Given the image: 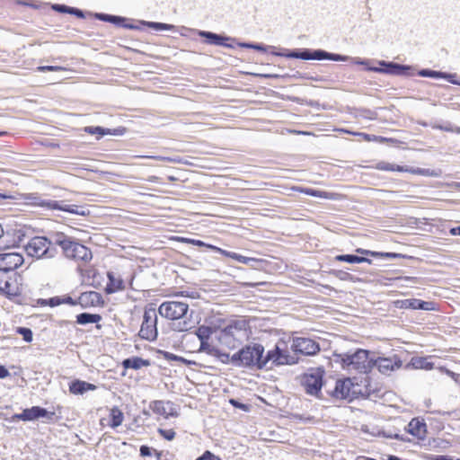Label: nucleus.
Here are the masks:
<instances>
[{
    "label": "nucleus",
    "mask_w": 460,
    "mask_h": 460,
    "mask_svg": "<svg viewBox=\"0 0 460 460\" xmlns=\"http://www.w3.org/2000/svg\"><path fill=\"white\" fill-rule=\"evenodd\" d=\"M234 367L250 370L266 368L265 349L261 343L246 344L234 353Z\"/></svg>",
    "instance_id": "obj_1"
},
{
    "label": "nucleus",
    "mask_w": 460,
    "mask_h": 460,
    "mask_svg": "<svg viewBox=\"0 0 460 460\" xmlns=\"http://www.w3.org/2000/svg\"><path fill=\"white\" fill-rule=\"evenodd\" d=\"M371 355L367 349H357L354 352L334 353L333 356L343 370L367 374L371 371Z\"/></svg>",
    "instance_id": "obj_2"
},
{
    "label": "nucleus",
    "mask_w": 460,
    "mask_h": 460,
    "mask_svg": "<svg viewBox=\"0 0 460 460\" xmlns=\"http://www.w3.org/2000/svg\"><path fill=\"white\" fill-rule=\"evenodd\" d=\"M54 243L62 249L66 258L77 262H88L93 258L88 247L63 233H57L54 235Z\"/></svg>",
    "instance_id": "obj_3"
},
{
    "label": "nucleus",
    "mask_w": 460,
    "mask_h": 460,
    "mask_svg": "<svg viewBox=\"0 0 460 460\" xmlns=\"http://www.w3.org/2000/svg\"><path fill=\"white\" fill-rule=\"evenodd\" d=\"M51 9L59 13H68L71 15H75L79 19H84L86 17V14H88L90 16L94 17L98 21L109 22L119 28H124L125 22L130 21L128 18L123 16L109 14L105 13H85L82 9L68 6L64 4H51Z\"/></svg>",
    "instance_id": "obj_4"
},
{
    "label": "nucleus",
    "mask_w": 460,
    "mask_h": 460,
    "mask_svg": "<svg viewBox=\"0 0 460 460\" xmlns=\"http://www.w3.org/2000/svg\"><path fill=\"white\" fill-rule=\"evenodd\" d=\"M56 245L54 236L52 240L45 236H35L24 245V249L30 257L37 259L53 258L58 252Z\"/></svg>",
    "instance_id": "obj_5"
},
{
    "label": "nucleus",
    "mask_w": 460,
    "mask_h": 460,
    "mask_svg": "<svg viewBox=\"0 0 460 460\" xmlns=\"http://www.w3.org/2000/svg\"><path fill=\"white\" fill-rule=\"evenodd\" d=\"M323 367H311L301 376L300 383L307 394L318 397L323 385Z\"/></svg>",
    "instance_id": "obj_6"
},
{
    "label": "nucleus",
    "mask_w": 460,
    "mask_h": 460,
    "mask_svg": "<svg viewBox=\"0 0 460 460\" xmlns=\"http://www.w3.org/2000/svg\"><path fill=\"white\" fill-rule=\"evenodd\" d=\"M265 361L266 368L272 369L274 367L297 364L299 358L290 354L286 348H281L280 344L277 343L273 349L265 353Z\"/></svg>",
    "instance_id": "obj_7"
},
{
    "label": "nucleus",
    "mask_w": 460,
    "mask_h": 460,
    "mask_svg": "<svg viewBox=\"0 0 460 460\" xmlns=\"http://www.w3.org/2000/svg\"><path fill=\"white\" fill-rule=\"evenodd\" d=\"M374 62H376L378 66H367V71L397 76H411L414 75L415 69L410 65L386 60H374Z\"/></svg>",
    "instance_id": "obj_8"
},
{
    "label": "nucleus",
    "mask_w": 460,
    "mask_h": 460,
    "mask_svg": "<svg viewBox=\"0 0 460 460\" xmlns=\"http://www.w3.org/2000/svg\"><path fill=\"white\" fill-rule=\"evenodd\" d=\"M141 339L146 341H155L158 335L157 330V313L155 308H146L143 315V322L138 332Z\"/></svg>",
    "instance_id": "obj_9"
},
{
    "label": "nucleus",
    "mask_w": 460,
    "mask_h": 460,
    "mask_svg": "<svg viewBox=\"0 0 460 460\" xmlns=\"http://www.w3.org/2000/svg\"><path fill=\"white\" fill-rule=\"evenodd\" d=\"M189 311V305L180 301H165L158 308L162 317L170 320H180L185 317Z\"/></svg>",
    "instance_id": "obj_10"
},
{
    "label": "nucleus",
    "mask_w": 460,
    "mask_h": 460,
    "mask_svg": "<svg viewBox=\"0 0 460 460\" xmlns=\"http://www.w3.org/2000/svg\"><path fill=\"white\" fill-rule=\"evenodd\" d=\"M197 35L204 40V42L211 46L225 47L226 49H234L236 38L227 36L226 34H219L209 31H197Z\"/></svg>",
    "instance_id": "obj_11"
},
{
    "label": "nucleus",
    "mask_w": 460,
    "mask_h": 460,
    "mask_svg": "<svg viewBox=\"0 0 460 460\" xmlns=\"http://www.w3.org/2000/svg\"><path fill=\"white\" fill-rule=\"evenodd\" d=\"M291 350L293 355L301 354L304 356H314L317 354L321 348L320 344L314 340L307 337H296L292 340Z\"/></svg>",
    "instance_id": "obj_12"
},
{
    "label": "nucleus",
    "mask_w": 460,
    "mask_h": 460,
    "mask_svg": "<svg viewBox=\"0 0 460 460\" xmlns=\"http://www.w3.org/2000/svg\"><path fill=\"white\" fill-rule=\"evenodd\" d=\"M248 323L244 319H237L231 321L221 332V339H233L238 342L246 335Z\"/></svg>",
    "instance_id": "obj_13"
},
{
    "label": "nucleus",
    "mask_w": 460,
    "mask_h": 460,
    "mask_svg": "<svg viewBox=\"0 0 460 460\" xmlns=\"http://www.w3.org/2000/svg\"><path fill=\"white\" fill-rule=\"evenodd\" d=\"M371 369L376 367L384 375H389L395 369L402 367V360L396 355L393 357H376L375 353L371 355Z\"/></svg>",
    "instance_id": "obj_14"
},
{
    "label": "nucleus",
    "mask_w": 460,
    "mask_h": 460,
    "mask_svg": "<svg viewBox=\"0 0 460 460\" xmlns=\"http://www.w3.org/2000/svg\"><path fill=\"white\" fill-rule=\"evenodd\" d=\"M24 261L22 255L16 252L0 253V271L15 275L14 270Z\"/></svg>",
    "instance_id": "obj_15"
},
{
    "label": "nucleus",
    "mask_w": 460,
    "mask_h": 460,
    "mask_svg": "<svg viewBox=\"0 0 460 460\" xmlns=\"http://www.w3.org/2000/svg\"><path fill=\"white\" fill-rule=\"evenodd\" d=\"M349 56L328 52L322 49H307L306 60H332L336 62H345L349 61Z\"/></svg>",
    "instance_id": "obj_16"
},
{
    "label": "nucleus",
    "mask_w": 460,
    "mask_h": 460,
    "mask_svg": "<svg viewBox=\"0 0 460 460\" xmlns=\"http://www.w3.org/2000/svg\"><path fill=\"white\" fill-rule=\"evenodd\" d=\"M174 404L171 401L164 402V401H153L149 404V408L158 415L164 416L165 419L170 417H178L179 412L173 407Z\"/></svg>",
    "instance_id": "obj_17"
},
{
    "label": "nucleus",
    "mask_w": 460,
    "mask_h": 460,
    "mask_svg": "<svg viewBox=\"0 0 460 460\" xmlns=\"http://www.w3.org/2000/svg\"><path fill=\"white\" fill-rule=\"evenodd\" d=\"M23 411L25 421H35L40 419H46L48 421H52L56 415L54 411H49L41 406H32L31 408H25Z\"/></svg>",
    "instance_id": "obj_18"
},
{
    "label": "nucleus",
    "mask_w": 460,
    "mask_h": 460,
    "mask_svg": "<svg viewBox=\"0 0 460 460\" xmlns=\"http://www.w3.org/2000/svg\"><path fill=\"white\" fill-rule=\"evenodd\" d=\"M399 307L403 309L430 311L434 309L433 302L424 301L418 298H409L398 301Z\"/></svg>",
    "instance_id": "obj_19"
},
{
    "label": "nucleus",
    "mask_w": 460,
    "mask_h": 460,
    "mask_svg": "<svg viewBox=\"0 0 460 460\" xmlns=\"http://www.w3.org/2000/svg\"><path fill=\"white\" fill-rule=\"evenodd\" d=\"M82 308H88L91 306H96L103 304L102 296L96 291L83 292L78 301Z\"/></svg>",
    "instance_id": "obj_20"
},
{
    "label": "nucleus",
    "mask_w": 460,
    "mask_h": 460,
    "mask_svg": "<svg viewBox=\"0 0 460 460\" xmlns=\"http://www.w3.org/2000/svg\"><path fill=\"white\" fill-rule=\"evenodd\" d=\"M405 429L409 434L412 435L413 437H416L420 439H423L427 433V425L424 420L413 418L409 422Z\"/></svg>",
    "instance_id": "obj_21"
},
{
    "label": "nucleus",
    "mask_w": 460,
    "mask_h": 460,
    "mask_svg": "<svg viewBox=\"0 0 460 460\" xmlns=\"http://www.w3.org/2000/svg\"><path fill=\"white\" fill-rule=\"evenodd\" d=\"M351 385L349 378L339 379L336 381L334 390L331 393V395L336 399H347L349 396Z\"/></svg>",
    "instance_id": "obj_22"
},
{
    "label": "nucleus",
    "mask_w": 460,
    "mask_h": 460,
    "mask_svg": "<svg viewBox=\"0 0 460 460\" xmlns=\"http://www.w3.org/2000/svg\"><path fill=\"white\" fill-rule=\"evenodd\" d=\"M356 252L366 255V256H371L376 259H381V260H393V259H399V258H412L408 257L404 254L398 253V252H376V251H370L363 248H358L356 249Z\"/></svg>",
    "instance_id": "obj_23"
},
{
    "label": "nucleus",
    "mask_w": 460,
    "mask_h": 460,
    "mask_svg": "<svg viewBox=\"0 0 460 460\" xmlns=\"http://www.w3.org/2000/svg\"><path fill=\"white\" fill-rule=\"evenodd\" d=\"M96 388L95 385L80 379H75L69 383V392L75 395H82L88 391H94Z\"/></svg>",
    "instance_id": "obj_24"
},
{
    "label": "nucleus",
    "mask_w": 460,
    "mask_h": 460,
    "mask_svg": "<svg viewBox=\"0 0 460 460\" xmlns=\"http://www.w3.org/2000/svg\"><path fill=\"white\" fill-rule=\"evenodd\" d=\"M134 31H142L145 27L155 31H175L176 27L173 24L164 23L159 22H148L144 20L137 21Z\"/></svg>",
    "instance_id": "obj_25"
},
{
    "label": "nucleus",
    "mask_w": 460,
    "mask_h": 460,
    "mask_svg": "<svg viewBox=\"0 0 460 460\" xmlns=\"http://www.w3.org/2000/svg\"><path fill=\"white\" fill-rule=\"evenodd\" d=\"M84 130L90 135H98L97 139H100L106 135H122L125 128L110 129L101 126H87Z\"/></svg>",
    "instance_id": "obj_26"
},
{
    "label": "nucleus",
    "mask_w": 460,
    "mask_h": 460,
    "mask_svg": "<svg viewBox=\"0 0 460 460\" xmlns=\"http://www.w3.org/2000/svg\"><path fill=\"white\" fill-rule=\"evenodd\" d=\"M271 54L277 57H284L287 58L306 60L307 48L293 49H282L281 51H271Z\"/></svg>",
    "instance_id": "obj_27"
},
{
    "label": "nucleus",
    "mask_w": 460,
    "mask_h": 460,
    "mask_svg": "<svg viewBox=\"0 0 460 460\" xmlns=\"http://www.w3.org/2000/svg\"><path fill=\"white\" fill-rule=\"evenodd\" d=\"M26 199L30 204L39 206L46 209L54 210V208H58V200L42 199L37 194H30Z\"/></svg>",
    "instance_id": "obj_28"
},
{
    "label": "nucleus",
    "mask_w": 460,
    "mask_h": 460,
    "mask_svg": "<svg viewBox=\"0 0 460 460\" xmlns=\"http://www.w3.org/2000/svg\"><path fill=\"white\" fill-rule=\"evenodd\" d=\"M10 274L9 272L2 271L0 274V293L5 296H13L16 294Z\"/></svg>",
    "instance_id": "obj_29"
},
{
    "label": "nucleus",
    "mask_w": 460,
    "mask_h": 460,
    "mask_svg": "<svg viewBox=\"0 0 460 460\" xmlns=\"http://www.w3.org/2000/svg\"><path fill=\"white\" fill-rule=\"evenodd\" d=\"M151 365V362L149 359H145L140 357H130L128 358H125L122 361V366L126 369H140L144 367H149Z\"/></svg>",
    "instance_id": "obj_30"
},
{
    "label": "nucleus",
    "mask_w": 460,
    "mask_h": 460,
    "mask_svg": "<svg viewBox=\"0 0 460 460\" xmlns=\"http://www.w3.org/2000/svg\"><path fill=\"white\" fill-rule=\"evenodd\" d=\"M108 283L105 288L107 294H112L124 289V282L119 277H116L113 272H108Z\"/></svg>",
    "instance_id": "obj_31"
},
{
    "label": "nucleus",
    "mask_w": 460,
    "mask_h": 460,
    "mask_svg": "<svg viewBox=\"0 0 460 460\" xmlns=\"http://www.w3.org/2000/svg\"><path fill=\"white\" fill-rule=\"evenodd\" d=\"M58 208H54V210H60L79 216H87L90 214L89 209L83 207H78L77 205H66L63 200H58Z\"/></svg>",
    "instance_id": "obj_32"
},
{
    "label": "nucleus",
    "mask_w": 460,
    "mask_h": 460,
    "mask_svg": "<svg viewBox=\"0 0 460 460\" xmlns=\"http://www.w3.org/2000/svg\"><path fill=\"white\" fill-rule=\"evenodd\" d=\"M102 320V315L99 314H92V313H81L76 315V323L80 325H85L88 323H96V327L98 329L101 328V325L98 324Z\"/></svg>",
    "instance_id": "obj_33"
},
{
    "label": "nucleus",
    "mask_w": 460,
    "mask_h": 460,
    "mask_svg": "<svg viewBox=\"0 0 460 460\" xmlns=\"http://www.w3.org/2000/svg\"><path fill=\"white\" fill-rule=\"evenodd\" d=\"M334 260L337 261L347 262L350 264L356 263H368L371 264L372 261L366 256H358L357 254H339L334 257Z\"/></svg>",
    "instance_id": "obj_34"
},
{
    "label": "nucleus",
    "mask_w": 460,
    "mask_h": 460,
    "mask_svg": "<svg viewBox=\"0 0 460 460\" xmlns=\"http://www.w3.org/2000/svg\"><path fill=\"white\" fill-rule=\"evenodd\" d=\"M12 234L7 231L6 233L4 231L2 225L0 224V249H7L15 246L19 242H21V234L18 232L17 237L18 240H13V242L10 240Z\"/></svg>",
    "instance_id": "obj_35"
},
{
    "label": "nucleus",
    "mask_w": 460,
    "mask_h": 460,
    "mask_svg": "<svg viewBox=\"0 0 460 460\" xmlns=\"http://www.w3.org/2000/svg\"><path fill=\"white\" fill-rule=\"evenodd\" d=\"M124 420V414L117 406H114L110 411V427L116 429L120 426Z\"/></svg>",
    "instance_id": "obj_36"
},
{
    "label": "nucleus",
    "mask_w": 460,
    "mask_h": 460,
    "mask_svg": "<svg viewBox=\"0 0 460 460\" xmlns=\"http://www.w3.org/2000/svg\"><path fill=\"white\" fill-rule=\"evenodd\" d=\"M236 46L243 49H251L257 51L267 52L269 49H272V51H276V48L274 46H268L262 43L257 42H245V41H237Z\"/></svg>",
    "instance_id": "obj_37"
},
{
    "label": "nucleus",
    "mask_w": 460,
    "mask_h": 460,
    "mask_svg": "<svg viewBox=\"0 0 460 460\" xmlns=\"http://www.w3.org/2000/svg\"><path fill=\"white\" fill-rule=\"evenodd\" d=\"M295 190L306 194L311 197L323 198V199H332V193L323 191L311 188H304V187H296Z\"/></svg>",
    "instance_id": "obj_38"
},
{
    "label": "nucleus",
    "mask_w": 460,
    "mask_h": 460,
    "mask_svg": "<svg viewBox=\"0 0 460 460\" xmlns=\"http://www.w3.org/2000/svg\"><path fill=\"white\" fill-rule=\"evenodd\" d=\"M218 253L223 254L226 257L232 258V259L237 261L238 262H241V263L246 264V265L251 264L252 262H255V258L246 257L242 254L233 252H228V251H226L223 249H218Z\"/></svg>",
    "instance_id": "obj_39"
},
{
    "label": "nucleus",
    "mask_w": 460,
    "mask_h": 460,
    "mask_svg": "<svg viewBox=\"0 0 460 460\" xmlns=\"http://www.w3.org/2000/svg\"><path fill=\"white\" fill-rule=\"evenodd\" d=\"M411 364L415 368L419 369L430 370L434 367V363L423 357L412 358Z\"/></svg>",
    "instance_id": "obj_40"
},
{
    "label": "nucleus",
    "mask_w": 460,
    "mask_h": 460,
    "mask_svg": "<svg viewBox=\"0 0 460 460\" xmlns=\"http://www.w3.org/2000/svg\"><path fill=\"white\" fill-rule=\"evenodd\" d=\"M213 332V328L208 325H200L195 331V334L199 341H209Z\"/></svg>",
    "instance_id": "obj_41"
},
{
    "label": "nucleus",
    "mask_w": 460,
    "mask_h": 460,
    "mask_svg": "<svg viewBox=\"0 0 460 460\" xmlns=\"http://www.w3.org/2000/svg\"><path fill=\"white\" fill-rule=\"evenodd\" d=\"M376 168L385 172H401L407 171V166L393 164L386 162H380L377 164Z\"/></svg>",
    "instance_id": "obj_42"
},
{
    "label": "nucleus",
    "mask_w": 460,
    "mask_h": 460,
    "mask_svg": "<svg viewBox=\"0 0 460 460\" xmlns=\"http://www.w3.org/2000/svg\"><path fill=\"white\" fill-rule=\"evenodd\" d=\"M418 75L421 77H429V78H434V79H444V74L443 71H438V70H432L429 68H422L418 71Z\"/></svg>",
    "instance_id": "obj_43"
},
{
    "label": "nucleus",
    "mask_w": 460,
    "mask_h": 460,
    "mask_svg": "<svg viewBox=\"0 0 460 460\" xmlns=\"http://www.w3.org/2000/svg\"><path fill=\"white\" fill-rule=\"evenodd\" d=\"M199 352H205L208 355L214 356L217 352V347L209 343L208 341H200Z\"/></svg>",
    "instance_id": "obj_44"
},
{
    "label": "nucleus",
    "mask_w": 460,
    "mask_h": 460,
    "mask_svg": "<svg viewBox=\"0 0 460 460\" xmlns=\"http://www.w3.org/2000/svg\"><path fill=\"white\" fill-rule=\"evenodd\" d=\"M330 274L343 281H354V276L341 270H332Z\"/></svg>",
    "instance_id": "obj_45"
},
{
    "label": "nucleus",
    "mask_w": 460,
    "mask_h": 460,
    "mask_svg": "<svg viewBox=\"0 0 460 460\" xmlns=\"http://www.w3.org/2000/svg\"><path fill=\"white\" fill-rule=\"evenodd\" d=\"M216 358H217L223 364H232L234 366V354L230 356L229 353L223 352L217 348V352L214 354Z\"/></svg>",
    "instance_id": "obj_46"
},
{
    "label": "nucleus",
    "mask_w": 460,
    "mask_h": 460,
    "mask_svg": "<svg viewBox=\"0 0 460 460\" xmlns=\"http://www.w3.org/2000/svg\"><path fill=\"white\" fill-rule=\"evenodd\" d=\"M16 332L20 334L23 341L26 342H31L33 339L32 331L28 327H17Z\"/></svg>",
    "instance_id": "obj_47"
},
{
    "label": "nucleus",
    "mask_w": 460,
    "mask_h": 460,
    "mask_svg": "<svg viewBox=\"0 0 460 460\" xmlns=\"http://www.w3.org/2000/svg\"><path fill=\"white\" fill-rule=\"evenodd\" d=\"M185 242L188 243H191L195 246H198V247H207L212 251H215L217 252H218V249H220L219 247H217L213 244H209V243H204L203 241L201 240H198V239H190V238H186L185 239Z\"/></svg>",
    "instance_id": "obj_48"
},
{
    "label": "nucleus",
    "mask_w": 460,
    "mask_h": 460,
    "mask_svg": "<svg viewBox=\"0 0 460 460\" xmlns=\"http://www.w3.org/2000/svg\"><path fill=\"white\" fill-rule=\"evenodd\" d=\"M381 434L384 438H394L403 442L410 441V439L407 437L401 435L399 433H393L391 431L383 430Z\"/></svg>",
    "instance_id": "obj_49"
},
{
    "label": "nucleus",
    "mask_w": 460,
    "mask_h": 460,
    "mask_svg": "<svg viewBox=\"0 0 460 460\" xmlns=\"http://www.w3.org/2000/svg\"><path fill=\"white\" fill-rule=\"evenodd\" d=\"M42 305H49L50 307H55L62 305V296H56L49 297L48 299H44L41 302Z\"/></svg>",
    "instance_id": "obj_50"
},
{
    "label": "nucleus",
    "mask_w": 460,
    "mask_h": 460,
    "mask_svg": "<svg viewBox=\"0 0 460 460\" xmlns=\"http://www.w3.org/2000/svg\"><path fill=\"white\" fill-rule=\"evenodd\" d=\"M157 432L160 434L161 437H163L165 440L167 441H172L175 438V431L173 429H161L159 428L157 429Z\"/></svg>",
    "instance_id": "obj_51"
},
{
    "label": "nucleus",
    "mask_w": 460,
    "mask_h": 460,
    "mask_svg": "<svg viewBox=\"0 0 460 460\" xmlns=\"http://www.w3.org/2000/svg\"><path fill=\"white\" fill-rule=\"evenodd\" d=\"M426 460H460V458H456L447 455H428L426 456Z\"/></svg>",
    "instance_id": "obj_52"
},
{
    "label": "nucleus",
    "mask_w": 460,
    "mask_h": 460,
    "mask_svg": "<svg viewBox=\"0 0 460 460\" xmlns=\"http://www.w3.org/2000/svg\"><path fill=\"white\" fill-rule=\"evenodd\" d=\"M353 64L358 65V66H364L365 68L367 66H371L370 63L374 62V60L367 59V58H351L349 57V59Z\"/></svg>",
    "instance_id": "obj_53"
},
{
    "label": "nucleus",
    "mask_w": 460,
    "mask_h": 460,
    "mask_svg": "<svg viewBox=\"0 0 460 460\" xmlns=\"http://www.w3.org/2000/svg\"><path fill=\"white\" fill-rule=\"evenodd\" d=\"M141 158H149L155 161H168V162H173V163H179L180 160L176 158L172 157H166V156H161V155H141Z\"/></svg>",
    "instance_id": "obj_54"
},
{
    "label": "nucleus",
    "mask_w": 460,
    "mask_h": 460,
    "mask_svg": "<svg viewBox=\"0 0 460 460\" xmlns=\"http://www.w3.org/2000/svg\"><path fill=\"white\" fill-rule=\"evenodd\" d=\"M442 174V171L440 169H426L422 168V176L428 177H439Z\"/></svg>",
    "instance_id": "obj_55"
},
{
    "label": "nucleus",
    "mask_w": 460,
    "mask_h": 460,
    "mask_svg": "<svg viewBox=\"0 0 460 460\" xmlns=\"http://www.w3.org/2000/svg\"><path fill=\"white\" fill-rule=\"evenodd\" d=\"M158 353L160 355L163 356V358L164 359H166L167 361H177L179 360V357L178 355H175L172 352H169V351H165V350H158Z\"/></svg>",
    "instance_id": "obj_56"
},
{
    "label": "nucleus",
    "mask_w": 460,
    "mask_h": 460,
    "mask_svg": "<svg viewBox=\"0 0 460 460\" xmlns=\"http://www.w3.org/2000/svg\"><path fill=\"white\" fill-rule=\"evenodd\" d=\"M65 68L63 66H40L37 67V70L40 72H55V71H61Z\"/></svg>",
    "instance_id": "obj_57"
},
{
    "label": "nucleus",
    "mask_w": 460,
    "mask_h": 460,
    "mask_svg": "<svg viewBox=\"0 0 460 460\" xmlns=\"http://www.w3.org/2000/svg\"><path fill=\"white\" fill-rule=\"evenodd\" d=\"M195 460H221L220 457L215 456L212 452L206 450L201 456Z\"/></svg>",
    "instance_id": "obj_58"
},
{
    "label": "nucleus",
    "mask_w": 460,
    "mask_h": 460,
    "mask_svg": "<svg viewBox=\"0 0 460 460\" xmlns=\"http://www.w3.org/2000/svg\"><path fill=\"white\" fill-rule=\"evenodd\" d=\"M15 197L4 192H0V205L11 204Z\"/></svg>",
    "instance_id": "obj_59"
},
{
    "label": "nucleus",
    "mask_w": 460,
    "mask_h": 460,
    "mask_svg": "<svg viewBox=\"0 0 460 460\" xmlns=\"http://www.w3.org/2000/svg\"><path fill=\"white\" fill-rule=\"evenodd\" d=\"M444 79L452 84L460 85V81L456 79V74L445 72Z\"/></svg>",
    "instance_id": "obj_60"
},
{
    "label": "nucleus",
    "mask_w": 460,
    "mask_h": 460,
    "mask_svg": "<svg viewBox=\"0 0 460 460\" xmlns=\"http://www.w3.org/2000/svg\"><path fill=\"white\" fill-rule=\"evenodd\" d=\"M439 369L442 373H445L446 375L450 376L452 379H454L456 382L460 381V374L455 373V372L446 368L445 367H441Z\"/></svg>",
    "instance_id": "obj_61"
},
{
    "label": "nucleus",
    "mask_w": 460,
    "mask_h": 460,
    "mask_svg": "<svg viewBox=\"0 0 460 460\" xmlns=\"http://www.w3.org/2000/svg\"><path fill=\"white\" fill-rule=\"evenodd\" d=\"M154 450H155L154 448H152L146 445H142L139 448V453H140L141 456L146 457V456H151Z\"/></svg>",
    "instance_id": "obj_62"
},
{
    "label": "nucleus",
    "mask_w": 460,
    "mask_h": 460,
    "mask_svg": "<svg viewBox=\"0 0 460 460\" xmlns=\"http://www.w3.org/2000/svg\"><path fill=\"white\" fill-rule=\"evenodd\" d=\"M77 301H78V298L77 299H74L69 295L62 296V304H66V305H69L71 306H75V305H79V303Z\"/></svg>",
    "instance_id": "obj_63"
},
{
    "label": "nucleus",
    "mask_w": 460,
    "mask_h": 460,
    "mask_svg": "<svg viewBox=\"0 0 460 460\" xmlns=\"http://www.w3.org/2000/svg\"><path fill=\"white\" fill-rule=\"evenodd\" d=\"M229 402L234 407V408H237V409H240V410H243L244 411H247L249 410V406L245 403H243L241 402H239L238 400L236 399H230Z\"/></svg>",
    "instance_id": "obj_64"
}]
</instances>
